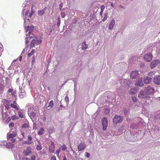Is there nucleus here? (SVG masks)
Listing matches in <instances>:
<instances>
[{
	"mask_svg": "<svg viewBox=\"0 0 160 160\" xmlns=\"http://www.w3.org/2000/svg\"><path fill=\"white\" fill-rule=\"evenodd\" d=\"M122 120V117L118 115H115L113 119V122L114 124L121 123Z\"/></svg>",
	"mask_w": 160,
	"mask_h": 160,
	"instance_id": "1",
	"label": "nucleus"
},
{
	"mask_svg": "<svg viewBox=\"0 0 160 160\" xmlns=\"http://www.w3.org/2000/svg\"><path fill=\"white\" fill-rule=\"evenodd\" d=\"M102 125L103 130H106L108 127V120L106 118H103L102 119Z\"/></svg>",
	"mask_w": 160,
	"mask_h": 160,
	"instance_id": "2",
	"label": "nucleus"
},
{
	"mask_svg": "<svg viewBox=\"0 0 160 160\" xmlns=\"http://www.w3.org/2000/svg\"><path fill=\"white\" fill-rule=\"evenodd\" d=\"M152 56L151 53H147L144 55V58L146 61L149 62L152 59Z\"/></svg>",
	"mask_w": 160,
	"mask_h": 160,
	"instance_id": "3",
	"label": "nucleus"
},
{
	"mask_svg": "<svg viewBox=\"0 0 160 160\" xmlns=\"http://www.w3.org/2000/svg\"><path fill=\"white\" fill-rule=\"evenodd\" d=\"M154 92V89L153 88L150 86H148L146 89V92L147 94H151L153 93Z\"/></svg>",
	"mask_w": 160,
	"mask_h": 160,
	"instance_id": "4",
	"label": "nucleus"
},
{
	"mask_svg": "<svg viewBox=\"0 0 160 160\" xmlns=\"http://www.w3.org/2000/svg\"><path fill=\"white\" fill-rule=\"evenodd\" d=\"M138 76V72L137 71H132L130 74V77L132 79L136 78Z\"/></svg>",
	"mask_w": 160,
	"mask_h": 160,
	"instance_id": "5",
	"label": "nucleus"
},
{
	"mask_svg": "<svg viewBox=\"0 0 160 160\" xmlns=\"http://www.w3.org/2000/svg\"><path fill=\"white\" fill-rule=\"evenodd\" d=\"M138 96L139 98H140L141 99H142L145 98H147L149 99L150 98V97L147 96L146 94H145L144 92L142 91H141L140 92V93L138 94Z\"/></svg>",
	"mask_w": 160,
	"mask_h": 160,
	"instance_id": "6",
	"label": "nucleus"
},
{
	"mask_svg": "<svg viewBox=\"0 0 160 160\" xmlns=\"http://www.w3.org/2000/svg\"><path fill=\"white\" fill-rule=\"evenodd\" d=\"M160 63V62L159 60H153L151 63L150 67L151 68H153L159 64Z\"/></svg>",
	"mask_w": 160,
	"mask_h": 160,
	"instance_id": "7",
	"label": "nucleus"
},
{
	"mask_svg": "<svg viewBox=\"0 0 160 160\" xmlns=\"http://www.w3.org/2000/svg\"><path fill=\"white\" fill-rule=\"evenodd\" d=\"M86 148V145L84 142H81L78 146V149L79 151H82Z\"/></svg>",
	"mask_w": 160,
	"mask_h": 160,
	"instance_id": "8",
	"label": "nucleus"
},
{
	"mask_svg": "<svg viewBox=\"0 0 160 160\" xmlns=\"http://www.w3.org/2000/svg\"><path fill=\"white\" fill-rule=\"evenodd\" d=\"M31 152V148L30 147H27L26 150L24 151L23 153L25 156H28Z\"/></svg>",
	"mask_w": 160,
	"mask_h": 160,
	"instance_id": "9",
	"label": "nucleus"
},
{
	"mask_svg": "<svg viewBox=\"0 0 160 160\" xmlns=\"http://www.w3.org/2000/svg\"><path fill=\"white\" fill-rule=\"evenodd\" d=\"M55 148L54 143L53 142H51V144L49 148V151L52 153H53L54 151V148Z\"/></svg>",
	"mask_w": 160,
	"mask_h": 160,
	"instance_id": "10",
	"label": "nucleus"
},
{
	"mask_svg": "<svg viewBox=\"0 0 160 160\" xmlns=\"http://www.w3.org/2000/svg\"><path fill=\"white\" fill-rule=\"evenodd\" d=\"M153 82L158 85L160 84V76L156 77L154 79Z\"/></svg>",
	"mask_w": 160,
	"mask_h": 160,
	"instance_id": "11",
	"label": "nucleus"
},
{
	"mask_svg": "<svg viewBox=\"0 0 160 160\" xmlns=\"http://www.w3.org/2000/svg\"><path fill=\"white\" fill-rule=\"evenodd\" d=\"M136 85H138L139 86H142L143 85V83L142 82V78H139L137 81V83L135 84Z\"/></svg>",
	"mask_w": 160,
	"mask_h": 160,
	"instance_id": "12",
	"label": "nucleus"
},
{
	"mask_svg": "<svg viewBox=\"0 0 160 160\" xmlns=\"http://www.w3.org/2000/svg\"><path fill=\"white\" fill-rule=\"evenodd\" d=\"M115 23V20L113 19L111 20L109 25L108 29L111 30L112 29Z\"/></svg>",
	"mask_w": 160,
	"mask_h": 160,
	"instance_id": "13",
	"label": "nucleus"
},
{
	"mask_svg": "<svg viewBox=\"0 0 160 160\" xmlns=\"http://www.w3.org/2000/svg\"><path fill=\"white\" fill-rule=\"evenodd\" d=\"M151 78L150 77H146L143 79V81L145 83L148 84L151 82Z\"/></svg>",
	"mask_w": 160,
	"mask_h": 160,
	"instance_id": "14",
	"label": "nucleus"
},
{
	"mask_svg": "<svg viewBox=\"0 0 160 160\" xmlns=\"http://www.w3.org/2000/svg\"><path fill=\"white\" fill-rule=\"evenodd\" d=\"M16 136V134L15 132L13 133H8L7 134V138H14Z\"/></svg>",
	"mask_w": 160,
	"mask_h": 160,
	"instance_id": "15",
	"label": "nucleus"
},
{
	"mask_svg": "<svg viewBox=\"0 0 160 160\" xmlns=\"http://www.w3.org/2000/svg\"><path fill=\"white\" fill-rule=\"evenodd\" d=\"M36 40H37V39H32L31 41L30 45V49L33 48L36 42Z\"/></svg>",
	"mask_w": 160,
	"mask_h": 160,
	"instance_id": "16",
	"label": "nucleus"
},
{
	"mask_svg": "<svg viewBox=\"0 0 160 160\" xmlns=\"http://www.w3.org/2000/svg\"><path fill=\"white\" fill-rule=\"evenodd\" d=\"M2 102L4 104V105H7L8 104H10V103L11 102L10 100H8L6 99H3L2 101Z\"/></svg>",
	"mask_w": 160,
	"mask_h": 160,
	"instance_id": "17",
	"label": "nucleus"
},
{
	"mask_svg": "<svg viewBox=\"0 0 160 160\" xmlns=\"http://www.w3.org/2000/svg\"><path fill=\"white\" fill-rule=\"evenodd\" d=\"M88 46L87 44H86V42H84L82 44V49L83 50H85L87 49V48Z\"/></svg>",
	"mask_w": 160,
	"mask_h": 160,
	"instance_id": "18",
	"label": "nucleus"
},
{
	"mask_svg": "<svg viewBox=\"0 0 160 160\" xmlns=\"http://www.w3.org/2000/svg\"><path fill=\"white\" fill-rule=\"evenodd\" d=\"M35 51H36L34 49H32V50L30 52H28V54L27 57H30L31 56L33 55L34 54V53H35Z\"/></svg>",
	"mask_w": 160,
	"mask_h": 160,
	"instance_id": "19",
	"label": "nucleus"
},
{
	"mask_svg": "<svg viewBox=\"0 0 160 160\" xmlns=\"http://www.w3.org/2000/svg\"><path fill=\"white\" fill-rule=\"evenodd\" d=\"M10 106L16 110H19V108L16 104L12 103L10 104Z\"/></svg>",
	"mask_w": 160,
	"mask_h": 160,
	"instance_id": "20",
	"label": "nucleus"
},
{
	"mask_svg": "<svg viewBox=\"0 0 160 160\" xmlns=\"http://www.w3.org/2000/svg\"><path fill=\"white\" fill-rule=\"evenodd\" d=\"M6 146L8 148H11L14 147V145L12 142H8L7 143Z\"/></svg>",
	"mask_w": 160,
	"mask_h": 160,
	"instance_id": "21",
	"label": "nucleus"
},
{
	"mask_svg": "<svg viewBox=\"0 0 160 160\" xmlns=\"http://www.w3.org/2000/svg\"><path fill=\"white\" fill-rule=\"evenodd\" d=\"M31 13L29 14V10L25 12V16H28L29 14V18H31L32 14L34 13V12H32Z\"/></svg>",
	"mask_w": 160,
	"mask_h": 160,
	"instance_id": "22",
	"label": "nucleus"
},
{
	"mask_svg": "<svg viewBox=\"0 0 160 160\" xmlns=\"http://www.w3.org/2000/svg\"><path fill=\"white\" fill-rule=\"evenodd\" d=\"M26 96L25 93L23 92H21L19 94V97L21 98H23Z\"/></svg>",
	"mask_w": 160,
	"mask_h": 160,
	"instance_id": "23",
	"label": "nucleus"
},
{
	"mask_svg": "<svg viewBox=\"0 0 160 160\" xmlns=\"http://www.w3.org/2000/svg\"><path fill=\"white\" fill-rule=\"evenodd\" d=\"M136 93V90L134 88H131L129 93L132 95Z\"/></svg>",
	"mask_w": 160,
	"mask_h": 160,
	"instance_id": "24",
	"label": "nucleus"
},
{
	"mask_svg": "<svg viewBox=\"0 0 160 160\" xmlns=\"http://www.w3.org/2000/svg\"><path fill=\"white\" fill-rule=\"evenodd\" d=\"M44 13V12L43 10L38 11V14L39 16H42Z\"/></svg>",
	"mask_w": 160,
	"mask_h": 160,
	"instance_id": "25",
	"label": "nucleus"
},
{
	"mask_svg": "<svg viewBox=\"0 0 160 160\" xmlns=\"http://www.w3.org/2000/svg\"><path fill=\"white\" fill-rule=\"evenodd\" d=\"M44 131V129L42 128H41L38 132V134L39 135H42L43 133V132Z\"/></svg>",
	"mask_w": 160,
	"mask_h": 160,
	"instance_id": "26",
	"label": "nucleus"
},
{
	"mask_svg": "<svg viewBox=\"0 0 160 160\" xmlns=\"http://www.w3.org/2000/svg\"><path fill=\"white\" fill-rule=\"evenodd\" d=\"M2 117L3 120H5L7 118L8 116V114L6 112L2 113Z\"/></svg>",
	"mask_w": 160,
	"mask_h": 160,
	"instance_id": "27",
	"label": "nucleus"
},
{
	"mask_svg": "<svg viewBox=\"0 0 160 160\" xmlns=\"http://www.w3.org/2000/svg\"><path fill=\"white\" fill-rule=\"evenodd\" d=\"M30 116L31 117V118H34L36 117V114L35 112H32V113H29Z\"/></svg>",
	"mask_w": 160,
	"mask_h": 160,
	"instance_id": "28",
	"label": "nucleus"
},
{
	"mask_svg": "<svg viewBox=\"0 0 160 160\" xmlns=\"http://www.w3.org/2000/svg\"><path fill=\"white\" fill-rule=\"evenodd\" d=\"M36 149L38 151H40L42 149V146L41 145L39 144L37 145Z\"/></svg>",
	"mask_w": 160,
	"mask_h": 160,
	"instance_id": "29",
	"label": "nucleus"
},
{
	"mask_svg": "<svg viewBox=\"0 0 160 160\" xmlns=\"http://www.w3.org/2000/svg\"><path fill=\"white\" fill-rule=\"evenodd\" d=\"M53 105V102L52 100H51L49 103L48 107H50L51 108H52Z\"/></svg>",
	"mask_w": 160,
	"mask_h": 160,
	"instance_id": "30",
	"label": "nucleus"
},
{
	"mask_svg": "<svg viewBox=\"0 0 160 160\" xmlns=\"http://www.w3.org/2000/svg\"><path fill=\"white\" fill-rule=\"evenodd\" d=\"M61 151V148H60L58 149L56 152V154L57 156H58L59 155V153Z\"/></svg>",
	"mask_w": 160,
	"mask_h": 160,
	"instance_id": "31",
	"label": "nucleus"
},
{
	"mask_svg": "<svg viewBox=\"0 0 160 160\" xmlns=\"http://www.w3.org/2000/svg\"><path fill=\"white\" fill-rule=\"evenodd\" d=\"M8 140L11 141L12 143H14L16 140L14 138H7Z\"/></svg>",
	"mask_w": 160,
	"mask_h": 160,
	"instance_id": "32",
	"label": "nucleus"
},
{
	"mask_svg": "<svg viewBox=\"0 0 160 160\" xmlns=\"http://www.w3.org/2000/svg\"><path fill=\"white\" fill-rule=\"evenodd\" d=\"M65 100L66 102V104L68 105L69 101V98L68 96H66L65 98Z\"/></svg>",
	"mask_w": 160,
	"mask_h": 160,
	"instance_id": "33",
	"label": "nucleus"
},
{
	"mask_svg": "<svg viewBox=\"0 0 160 160\" xmlns=\"http://www.w3.org/2000/svg\"><path fill=\"white\" fill-rule=\"evenodd\" d=\"M18 116H16L15 115H13L12 116L11 119L12 120H14L16 119H18Z\"/></svg>",
	"mask_w": 160,
	"mask_h": 160,
	"instance_id": "34",
	"label": "nucleus"
},
{
	"mask_svg": "<svg viewBox=\"0 0 160 160\" xmlns=\"http://www.w3.org/2000/svg\"><path fill=\"white\" fill-rule=\"evenodd\" d=\"M60 148H62V150L63 151H65L67 148L66 145L64 144H63V145Z\"/></svg>",
	"mask_w": 160,
	"mask_h": 160,
	"instance_id": "35",
	"label": "nucleus"
},
{
	"mask_svg": "<svg viewBox=\"0 0 160 160\" xmlns=\"http://www.w3.org/2000/svg\"><path fill=\"white\" fill-rule=\"evenodd\" d=\"M104 8H105V7L104 6V5H102L101 7V11L100 12V13L101 14H102Z\"/></svg>",
	"mask_w": 160,
	"mask_h": 160,
	"instance_id": "36",
	"label": "nucleus"
},
{
	"mask_svg": "<svg viewBox=\"0 0 160 160\" xmlns=\"http://www.w3.org/2000/svg\"><path fill=\"white\" fill-rule=\"evenodd\" d=\"M28 125L27 123H25L22 125V128H28Z\"/></svg>",
	"mask_w": 160,
	"mask_h": 160,
	"instance_id": "37",
	"label": "nucleus"
},
{
	"mask_svg": "<svg viewBox=\"0 0 160 160\" xmlns=\"http://www.w3.org/2000/svg\"><path fill=\"white\" fill-rule=\"evenodd\" d=\"M35 56H34L32 59V64H33L35 62Z\"/></svg>",
	"mask_w": 160,
	"mask_h": 160,
	"instance_id": "38",
	"label": "nucleus"
},
{
	"mask_svg": "<svg viewBox=\"0 0 160 160\" xmlns=\"http://www.w3.org/2000/svg\"><path fill=\"white\" fill-rule=\"evenodd\" d=\"M29 31V33L30 34L31 32H30V29H29V26H27V28H26V32H27Z\"/></svg>",
	"mask_w": 160,
	"mask_h": 160,
	"instance_id": "39",
	"label": "nucleus"
},
{
	"mask_svg": "<svg viewBox=\"0 0 160 160\" xmlns=\"http://www.w3.org/2000/svg\"><path fill=\"white\" fill-rule=\"evenodd\" d=\"M11 94L12 95V96H15V95H16V91H13V90L12 92H11Z\"/></svg>",
	"mask_w": 160,
	"mask_h": 160,
	"instance_id": "40",
	"label": "nucleus"
},
{
	"mask_svg": "<svg viewBox=\"0 0 160 160\" xmlns=\"http://www.w3.org/2000/svg\"><path fill=\"white\" fill-rule=\"evenodd\" d=\"M132 101L135 102H136L137 100L136 98L134 97H132Z\"/></svg>",
	"mask_w": 160,
	"mask_h": 160,
	"instance_id": "41",
	"label": "nucleus"
},
{
	"mask_svg": "<svg viewBox=\"0 0 160 160\" xmlns=\"http://www.w3.org/2000/svg\"><path fill=\"white\" fill-rule=\"evenodd\" d=\"M29 29H30V32H32L34 29L33 26H31L30 27H29Z\"/></svg>",
	"mask_w": 160,
	"mask_h": 160,
	"instance_id": "42",
	"label": "nucleus"
},
{
	"mask_svg": "<svg viewBox=\"0 0 160 160\" xmlns=\"http://www.w3.org/2000/svg\"><path fill=\"white\" fill-rule=\"evenodd\" d=\"M154 72H149L148 73V76H152V75H154Z\"/></svg>",
	"mask_w": 160,
	"mask_h": 160,
	"instance_id": "43",
	"label": "nucleus"
},
{
	"mask_svg": "<svg viewBox=\"0 0 160 160\" xmlns=\"http://www.w3.org/2000/svg\"><path fill=\"white\" fill-rule=\"evenodd\" d=\"M28 140L29 141H31L32 140V137L30 135H28Z\"/></svg>",
	"mask_w": 160,
	"mask_h": 160,
	"instance_id": "44",
	"label": "nucleus"
},
{
	"mask_svg": "<svg viewBox=\"0 0 160 160\" xmlns=\"http://www.w3.org/2000/svg\"><path fill=\"white\" fill-rule=\"evenodd\" d=\"M18 115L20 118H22L23 117V114L21 112H19L18 113Z\"/></svg>",
	"mask_w": 160,
	"mask_h": 160,
	"instance_id": "45",
	"label": "nucleus"
},
{
	"mask_svg": "<svg viewBox=\"0 0 160 160\" xmlns=\"http://www.w3.org/2000/svg\"><path fill=\"white\" fill-rule=\"evenodd\" d=\"M14 126V123L13 122H11L10 124H9V128H12Z\"/></svg>",
	"mask_w": 160,
	"mask_h": 160,
	"instance_id": "46",
	"label": "nucleus"
},
{
	"mask_svg": "<svg viewBox=\"0 0 160 160\" xmlns=\"http://www.w3.org/2000/svg\"><path fill=\"white\" fill-rule=\"evenodd\" d=\"M42 40L40 39L37 40L36 43L38 44H40L42 42Z\"/></svg>",
	"mask_w": 160,
	"mask_h": 160,
	"instance_id": "47",
	"label": "nucleus"
},
{
	"mask_svg": "<svg viewBox=\"0 0 160 160\" xmlns=\"http://www.w3.org/2000/svg\"><path fill=\"white\" fill-rule=\"evenodd\" d=\"M51 160H57L55 156H53L51 157Z\"/></svg>",
	"mask_w": 160,
	"mask_h": 160,
	"instance_id": "48",
	"label": "nucleus"
},
{
	"mask_svg": "<svg viewBox=\"0 0 160 160\" xmlns=\"http://www.w3.org/2000/svg\"><path fill=\"white\" fill-rule=\"evenodd\" d=\"M31 160H36V157L34 155H33L31 157Z\"/></svg>",
	"mask_w": 160,
	"mask_h": 160,
	"instance_id": "49",
	"label": "nucleus"
},
{
	"mask_svg": "<svg viewBox=\"0 0 160 160\" xmlns=\"http://www.w3.org/2000/svg\"><path fill=\"white\" fill-rule=\"evenodd\" d=\"M10 104H8L7 105H4V106L7 109H9L10 108Z\"/></svg>",
	"mask_w": 160,
	"mask_h": 160,
	"instance_id": "50",
	"label": "nucleus"
},
{
	"mask_svg": "<svg viewBox=\"0 0 160 160\" xmlns=\"http://www.w3.org/2000/svg\"><path fill=\"white\" fill-rule=\"evenodd\" d=\"M85 154H86V156L87 157L89 158L90 157V154L88 152H86Z\"/></svg>",
	"mask_w": 160,
	"mask_h": 160,
	"instance_id": "51",
	"label": "nucleus"
},
{
	"mask_svg": "<svg viewBox=\"0 0 160 160\" xmlns=\"http://www.w3.org/2000/svg\"><path fill=\"white\" fill-rule=\"evenodd\" d=\"M110 112V109L108 108H106L105 109V112L107 114L109 113Z\"/></svg>",
	"mask_w": 160,
	"mask_h": 160,
	"instance_id": "52",
	"label": "nucleus"
},
{
	"mask_svg": "<svg viewBox=\"0 0 160 160\" xmlns=\"http://www.w3.org/2000/svg\"><path fill=\"white\" fill-rule=\"evenodd\" d=\"M61 16L62 18H64L66 16L65 13L64 12H62Z\"/></svg>",
	"mask_w": 160,
	"mask_h": 160,
	"instance_id": "53",
	"label": "nucleus"
},
{
	"mask_svg": "<svg viewBox=\"0 0 160 160\" xmlns=\"http://www.w3.org/2000/svg\"><path fill=\"white\" fill-rule=\"evenodd\" d=\"M13 90V89L9 88L8 90V92L9 93H10V92H12Z\"/></svg>",
	"mask_w": 160,
	"mask_h": 160,
	"instance_id": "54",
	"label": "nucleus"
},
{
	"mask_svg": "<svg viewBox=\"0 0 160 160\" xmlns=\"http://www.w3.org/2000/svg\"><path fill=\"white\" fill-rule=\"evenodd\" d=\"M25 143L27 144H31V142H29L28 141H25Z\"/></svg>",
	"mask_w": 160,
	"mask_h": 160,
	"instance_id": "55",
	"label": "nucleus"
},
{
	"mask_svg": "<svg viewBox=\"0 0 160 160\" xmlns=\"http://www.w3.org/2000/svg\"><path fill=\"white\" fill-rule=\"evenodd\" d=\"M62 6H63V4L61 3L60 4V5H59V7H60V9L61 10V8H62Z\"/></svg>",
	"mask_w": 160,
	"mask_h": 160,
	"instance_id": "56",
	"label": "nucleus"
},
{
	"mask_svg": "<svg viewBox=\"0 0 160 160\" xmlns=\"http://www.w3.org/2000/svg\"><path fill=\"white\" fill-rule=\"evenodd\" d=\"M22 56H20L19 57V60L20 61H21L22 59Z\"/></svg>",
	"mask_w": 160,
	"mask_h": 160,
	"instance_id": "57",
	"label": "nucleus"
},
{
	"mask_svg": "<svg viewBox=\"0 0 160 160\" xmlns=\"http://www.w3.org/2000/svg\"><path fill=\"white\" fill-rule=\"evenodd\" d=\"M107 19V17H104L102 19L103 21L104 22Z\"/></svg>",
	"mask_w": 160,
	"mask_h": 160,
	"instance_id": "58",
	"label": "nucleus"
},
{
	"mask_svg": "<svg viewBox=\"0 0 160 160\" xmlns=\"http://www.w3.org/2000/svg\"><path fill=\"white\" fill-rule=\"evenodd\" d=\"M124 113L125 115H126L127 114V111L126 110H124Z\"/></svg>",
	"mask_w": 160,
	"mask_h": 160,
	"instance_id": "59",
	"label": "nucleus"
},
{
	"mask_svg": "<svg viewBox=\"0 0 160 160\" xmlns=\"http://www.w3.org/2000/svg\"><path fill=\"white\" fill-rule=\"evenodd\" d=\"M25 159V160H30V159L28 158H26Z\"/></svg>",
	"mask_w": 160,
	"mask_h": 160,
	"instance_id": "60",
	"label": "nucleus"
},
{
	"mask_svg": "<svg viewBox=\"0 0 160 160\" xmlns=\"http://www.w3.org/2000/svg\"><path fill=\"white\" fill-rule=\"evenodd\" d=\"M29 42V41L28 40H27L26 41V44H27Z\"/></svg>",
	"mask_w": 160,
	"mask_h": 160,
	"instance_id": "61",
	"label": "nucleus"
},
{
	"mask_svg": "<svg viewBox=\"0 0 160 160\" xmlns=\"http://www.w3.org/2000/svg\"><path fill=\"white\" fill-rule=\"evenodd\" d=\"M63 160H67V158L65 156L64 157L63 159Z\"/></svg>",
	"mask_w": 160,
	"mask_h": 160,
	"instance_id": "62",
	"label": "nucleus"
},
{
	"mask_svg": "<svg viewBox=\"0 0 160 160\" xmlns=\"http://www.w3.org/2000/svg\"><path fill=\"white\" fill-rule=\"evenodd\" d=\"M28 36L30 38V39H31L32 37V36H30V34L29 35H28Z\"/></svg>",
	"mask_w": 160,
	"mask_h": 160,
	"instance_id": "63",
	"label": "nucleus"
},
{
	"mask_svg": "<svg viewBox=\"0 0 160 160\" xmlns=\"http://www.w3.org/2000/svg\"><path fill=\"white\" fill-rule=\"evenodd\" d=\"M13 103H14L15 104H17V103H16V102L15 101H13Z\"/></svg>",
	"mask_w": 160,
	"mask_h": 160,
	"instance_id": "64",
	"label": "nucleus"
}]
</instances>
